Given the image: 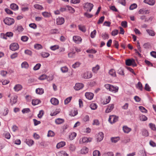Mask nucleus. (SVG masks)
I'll return each instance as SVG.
<instances>
[{"instance_id": "59", "label": "nucleus", "mask_w": 156, "mask_h": 156, "mask_svg": "<svg viewBox=\"0 0 156 156\" xmlns=\"http://www.w3.org/2000/svg\"><path fill=\"white\" fill-rule=\"evenodd\" d=\"M23 30L24 29L23 28L22 26H18L16 29V30L18 32L20 33L23 31Z\"/></svg>"}, {"instance_id": "60", "label": "nucleus", "mask_w": 156, "mask_h": 156, "mask_svg": "<svg viewBox=\"0 0 156 156\" xmlns=\"http://www.w3.org/2000/svg\"><path fill=\"white\" fill-rule=\"evenodd\" d=\"M102 156H113V154L112 152H109L104 154Z\"/></svg>"}, {"instance_id": "27", "label": "nucleus", "mask_w": 156, "mask_h": 156, "mask_svg": "<svg viewBox=\"0 0 156 156\" xmlns=\"http://www.w3.org/2000/svg\"><path fill=\"white\" fill-rule=\"evenodd\" d=\"M25 142L29 146H32L34 143V141L31 139H26Z\"/></svg>"}, {"instance_id": "45", "label": "nucleus", "mask_w": 156, "mask_h": 156, "mask_svg": "<svg viewBox=\"0 0 156 156\" xmlns=\"http://www.w3.org/2000/svg\"><path fill=\"white\" fill-rule=\"evenodd\" d=\"M41 55L42 57L43 58H47L50 55V54L48 53L44 52H41Z\"/></svg>"}, {"instance_id": "56", "label": "nucleus", "mask_w": 156, "mask_h": 156, "mask_svg": "<svg viewBox=\"0 0 156 156\" xmlns=\"http://www.w3.org/2000/svg\"><path fill=\"white\" fill-rule=\"evenodd\" d=\"M41 66V65L40 63L37 64L33 68V69L34 70H37L39 69Z\"/></svg>"}, {"instance_id": "29", "label": "nucleus", "mask_w": 156, "mask_h": 156, "mask_svg": "<svg viewBox=\"0 0 156 156\" xmlns=\"http://www.w3.org/2000/svg\"><path fill=\"white\" fill-rule=\"evenodd\" d=\"M10 7V8L14 10H16L18 9V6L14 3L11 4Z\"/></svg>"}, {"instance_id": "19", "label": "nucleus", "mask_w": 156, "mask_h": 156, "mask_svg": "<svg viewBox=\"0 0 156 156\" xmlns=\"http://www.w3.org/2000/svg\"><path fill=\"white\" fill-rule=\"evenodd\" d=\"M22 88V86L19 84H16L15 85L14 87V89L15 91H18L21 90Z\"/></svg>"}, {"instance_id": "40", "label": "nucleus", "mask_w": 156, "mask_h": 156, "mask_svg": "<svg viewBox=\"0 0 156 156\" xmlns=\"http://www.w3.org/2000/svg\"><path fill=\"white\" fill-rule=\"evenodd\" d=\"M40 102V100L39 99H34L32 100V104L34 105H35L38 104Z\"/></svg>"}, {"instance_id": "52", "label": "nucleus", "mask_w": 156, "mask_h": 156, "mask_svg": "<svg viewBox=\"0 0 156 156\" xmlns=\"http://www.w3.org/2000/svg\"><path fill=\"white\" fill-rule=\"evenodd\" d=\"M60 111V110L59 109H56L54 112H51L50 115L52 116L55 115L58 113Z\"/></svg>"}, {"instance_id": "15", "label": "nucleus", "mask_w": 156, "mask_h": 156, "mask_svg": "<svg viewBox=\"0 0 156 156\" xmlns=\"http://www.w3.org/2000/svg\"><path fill=\"white\" fill-rule=\"evenodd\" d=\"M94 94L90 92H86L85 94V96L86 98L89 100L92 99L94 97Z\"/></svg>"}, {"instance_id": "57", "label": "nucleus", "mask_w": 156, "mask_h": 156, "mask_svg": "<svg viewBox=\"0 0 156 156\" xmlns=\"http://www.w3.org/2000/svg\"><path fill=\"white\" fill-rule=\"evenodd\" d=\"M50 33L51 34H57L58 33L59 31L58 29H55L51 30Z\"/></svg>"}, {"instance_id": "50", "label": "nucleus", "mask_w": 156, "mask_h": 156, "mask_svg": "<svg viewBox=\"0 0 156 156\" xmlns=\"http://www.w3.org/2000/svg\"><path fill=\"white\" fill-rule=\"evenodd\" d=\"M55 135L54 133L51 130H49L48 131L47 136L48 137H53Z\"/></svg>"}, {"instance_id": "33", "label": "nucleus", "mask_w": 156, "mask_h": 156, "mask_svg": "<svg viewBox=\"0 0 156 156\" xmlns=\"http://www.w3.org/2000/svg\"><path fill=\"white\" fill-rule=\"evenodd\" d=\"M142 134L143 136H148L149 135V133L148 131L145 129H144L142 131Z\"/></svg>"}, {"instance_id": "20", "label": "nucleus", "mask_w": 156, "mask_h": 156, "mask_svg": "<svg viewBox=\"0 0 156 156\" xmlns=\"http://www.w3.org/2000/svg\"><path fill=\"white\" fill-rule=\"evenodd\" d=\"M144 2L151 5H153L155 3L154 0H144Z\"/></svg>"}, {"instance_id": "7", "label": "nucleus", "mask_w": 156, "mask_h": 156, "mask_svg": "<svg viewBox=\"0 0 156 156\" xmlns=\"http://www.w3.org/2000/svg\"><path fill=\"white\" fill-rule=\"evenodd\" d=\"M104 137V133L102 132H100L97 135L96 139L97 142H99L101 141L103 139Z\"/></svg>"}, {"instance_id": "16", "label": "nucleus", "mask_w": 156, "mask_h": 156, "mask_svg": "<svg viewBox=\"0 0 156 156\" xmlns=\"http://www.w3.org/2000/svg\"><path fill=\"white\" fill-rule=\"evenodd\" d=\"M17 96L15 95L12 97L10 99V103L12 105L15 104L17 101Z\"/></svg>"}, {"instance_id": "9", "label": "nucleus", "mask_w": 156, "mask_h": 156, "mask_svg": "<svg viewBox=\"0 0 156 156\" xmlns=\"http://www.w3.org/2000/svg\"><path fill=\"white\" fill-rule=\"evenodd\" d=\"M9 109L6 107H4L0 111L1 115L3 116H5L7 115L9 112Z\"/></svg>"}, {"instance_id": "6", "label": "nucleus", "mask_w": 156, "mask_h": 156, "mask_svg": "<svg viewBox=\"0 0 156 156\" xmlns=\"http://www.w3.org/2000/svg\"><path fill=\"white\" fill-rule=\"evenodd\" d=\"M126 65L127 66H130L133 65V66H136L135 63V60L133 59H128L126 60Z\"/></svg>"}, {"instance_id": "36", "label": "nucleus", "mask_w": 156, "mask_h": 156, "mask_svg": "<svg viewBox=\"0 0 156 156\" xmlns=\"http://www.w3.org/2000/svg\"><path fill=\"white\" fill-rule=\"evenodd\" d=\"M21 66L22 68L27 69L29 65L27 62H24L22 63Z\"/></svg>"}, {"instance_id": "44", "label": "nucleus", "mask_w": 156, "mask_h": 156, "mask_svg": "<svg viewBox=\"0 0 156 156\" xmlns=\"http://www.w3.org/2000/svg\"><path fill=\"white\" fill-rule=\"evenodd\" d=\"M34 6L35 8L38 9L43 10L44 9L43 7L39 4H36L34 5Z\"/></svg>"}, {"instance_id": "28", "label": "nucleus", "mask_w": 156, "mask_h": 156, "mask_svg": "<svg viewBox=\"0 0 156 156\" xmlns=\"http://www.w3.org/2000/svg\"><path fill=\"white\" fill-rule=\"evenodd\" d=\"M64 122V120L62 119L58 118L55 119V123L57 124H61Z\"/></svg>"}, {"instance_id": "17", "label": "nucleus", "mask_w": 156, "mask_h": 156, "mask_svg": "<svg viewBox=\"0 0 156 156\" xmlns=\"http://www.w3.org/2000/svg\"><path fill=\"white\" fill-rule=\"evenodd\" d=\"M66 145V142L65 141H61L57 144L56 147L57 149H59L63 147Z\"/></svg>"}, {"instance_id": "41", "label": "nucleus", "mask_w": 156, "mask_h": 156, "mask_svg": "<svg viewBox=\"0 0 156 156\" xmlns=\"http://www.w3.org/2000/svg\"><path fill=\"white\" fill-rule=\"evenodd\" d=\"M149 125L151 130L153 131H156V127L154 124L152 123H150Z\"/></svg>"}, {"instance_id": "63", "label": "nucleus", "mask_w": 156, "mask_h": 156, "mask_svg": "<svg viewBox=\"0 0 156 156\" xmlns=\"http://www.w3.org/2000/svg\"><path fill=\"white\" fill-rule=\"evenodd\" d=\"M96 34V30H94L91 33L90 35L91 38H94L95 37Z\"/></svg>"}, {"instance_id": "3", "label": "nucleus", "mask_w": 156, "mask_h": 156, "mask_svg": "<svg viewBox=\"0 0 156 156\" xmlns=\"http://www.w3.org/2000/svg\"><path fill=\"white\" fill-rule=\"evenodd\" d=\"M118 117L114 115H110L109 117L108 121L111 123L112 124L116 122L118 120Z\"/></svg>"}, {"instance_id": "39", "label": "nucleus", "mask_w": 156, "mask_h": 156, "mask_svg": "<svg viewBox=\"0 0 156 156\" xmlns=\"http://www.w3.org/2000/svg\"><path fill=\"white\" fill-rule=\"evenodd\" d=\"M61 70L62 73H65L68 72V69L67 66H64L61 68Z\"/></svg>"}, {"instance_id": "11", "label": "nucleus", "mask_w": 156, "mask_h": 156, "mask_svg": "<svg viewBox=\"0 0 156 156\" xmlns=\"http://www.w3.org/2000/svg\"><path fill=\"white\" fill-rule=\"evenodd\" d=\"M83 87V85L82 83H77L76 84L74 89L76 90H79Z\"/></svg>"}, {"instance_id": "24", "label": "nucleus", "mask_w": 156, "mask_h": 156, "mask_svg": "<svg viewBox=\"0 0 156 156\" xmlns=\"http://www.w3.org/2000/svg\"><path fill=\"white\" fill-rule=\"evenodd\" d=\"M109 74L110 75L113 77H115L116 76L115 73V71L113 69H112L109 71Z\"/></svg>"}, {"instance_id": "22", "label": "nucleus", "mask_w": 156, "mask_h": 156, "mask_svg": "<svg viewBox=\"0 0 156 156\" xmlns=\"http://www.w3.org/2000/svg\"><path fill=\"white\" fill-rule=\"evenodd\" d=\"M123 130L125 133H128L131 131V129L127 126H124L123 127Z\"/></svg>"}, {"instance_id": "46", "label": "nucleus", "mask_w": 156, "mask_h": 156, "mask_svg": "<svg viewBox=\"0 0 156 156\" xmlns=\"http://www.w3.org/2000/svg\"><path fill=\"white\" fill-rule=\"evenodd\" d=\"M67 10L69 11V12L72 13H74L75 11L74 9L71 6H67Z\"/></svg>"}, {"instance_id": "2", "label": "nucleus", "mask_w": 156, "mask_h": 156, "mask_svg": "<svg viewBox=\"0 0 156 156\" xmlns=\"http://www.w3.org/2000/svg\"><path fill=\"white\" fill-rule=\"evenodd\" d=\"M93 6V4L87 2L84 4V7L85 8L87 9V11L90 12L92 9Z\"/></svg>"}, {"instance_id": "18", "label": "nucleus", "mask_w": 156, "mask_h": 156, "mask_svg": "<svg viewBox=\"0 0 156 156\" xmlns=\"http://www.w3.org/2000/svg\"><path fill=\"white\" fill-rule=\"evenodd\" d=\"M69 151L70 152H73L76 149L75 145L73 144H70L68 146Z\"/></svg>"}, {"instance_id": "21", "label": "nucleus", "mask_w": 156, "mask_h": 156, "mask_svg": "<svg viewBox=\"0 0 156 156\" xmlns=\"http://www.w3.org/2000/svg\"><path fill=\"white\" fill-rule=\"evenodd\" d=\"M51 104L54 105H57L58 103V100L55 98H52L51 99Z\"/></svg>"}, {"instance_id": "1", "label": "nucleus", "mask_w": 156, "mask_h": 156, "mask_svg": "<svg viewBox=\"0 0 156 156\" xmlns=\"http://www.w3.org/2000/svg\"><path fill=\"white\" fill-rule=\"evenodd\" d=\"M4 22L5 24L9 26L14 23L15 20L11 18L6 17L4 20Z\"/></svg>"}, {"instance_id": "48", "label": "nucleus", "mask_w": 156, "mask_h": 156, "mask_svg": "<svg viewBox=\"0 0 156 156\" xmlns=\"http://www.w3.org/2000/svg\"><path fill=\"white\" fill-rule=\"evenodd\" d=\"M139 109L141 112L143 113H146L147 112V110L144 107L140 106L139 107Z\"/></svg>"}, {"instance_id": "23", "label": "nucleus", "mask_w": 156, "mask_h": 156, "mask_svg": "<svg viewBox=\"0 0 156 156\" xmlns=\"http://www.w3.org/2000/svg\"><path fill=\"white\" fill-rule=\"evenodd\" d=\"M88 149L86 147H83L81 150V153L82 154H85L88 153Z\"/></svg>"}, {"instance_id": "49", "label": "nucleus", "mask_w": 156, "mask_h": 156, "mask_svg": "<svg viewBox=\"0 0 156 156\" xmlns=\"http://www.w3.org/2000/svg\"><path fill=\"white\" fill-rule=\"evenodd\" d=\"M101 36L103 39L105 40L108 39V35L106 33H103Z\"/></svg>"}, {"instance_id": "62", "label": "nucleus", "mask_w": 156, "mask_h": 156, "mask_svg": "<svg viewBox=\"0 0 156 156\" xmlns=\"http://www.w3.org/2000/svg\"><path fill=\"white\" fill-rule=\"evenodd\" d=\"M80 64V62H77L73 65L72 67L74 68H76L79 67Z\"/></svg>"}, {"instance_id": "35", "label": "nucleus", "mask_w": 156, "mask_h": 156, "mask_svg": "<svg viewBox=\"0 0 156 156\" xmlns=\"http://www.w3.org/2000/svg\"><path fill=\"white\" fill-rule=\"evenodd\" d=\"M146 31L150 36H154L155 35L154 32L152 30L147 29Z\"/></svg>"}, {"instance_id": "51", "label": "nucleus", "mask_w": 156, "mask_h": 156, "mask_svg": "<svg viewBox=\"0 0 156 156\" xmlns=\"http://www.w3.org/2000/svg\"><path fill=\"white\" fill-rule=\"evenodd\" d=\"M75 52L74 51V52H73V51H72V52L69 53L68 54V57L70 58H73L75 56Z\"/></svg>"}, {"instance_id": "42", "label": "nucleus", "mask_w": 156, "mask_h": 156, "mask_svg": "<svg viewBox=\"0 0 156 156\" xmlns=\"http://www.w3.org/2000/svg\"><path fill=\"white\" fill-rule=\"evenodd\" d=\"M136 87L141 90H142V85L140 82H139L136 85Z\"/></svg>"}, {"instance_id": "38", "label": "nucleus", "mask_w": 156, "mask_h": 156, "mask_svg": "<svg viewBox=\"0 0 156 156\" xmlns=\"http://www.w3.org/2000/svg\"><path fill=\"white\" fill-rule=\"evenodd\" d=\"M76 134L75 132L72 133L69 136V138L71 140H73L74 138L76 137Z\"/></svg>"}, {"instance_id": "32", "label": "nucleus", "mask_w": 156, "mask_h": 156, "mask_svg": "<svg viewBox=\"0 0 156 156\" xmlns=\"http://www.w3.org/2000/svg\"><path fill=\"white\" fill-rule=\"evenodd\" d=\"M36 92L37 94H41L44 93V90L41 88H38L36 89Z\"/></svg>"}, {"instance_id": "31", "label": "nucleus", "mask_w": 156, "mask_h": 156, "mask_svg": "<svg viewBox=\"0 0 156 156\" xmlns=\"http://www.w3.org/2000/svg\"><path fill=\"white\" fill-rule=\"evenodd\" d=\"M42 14L44 17L45 18L49 17L51 15L50 13L47 12H42Z\"/></svg>"}, {"instance_id": "54", "label": "nucleus", "mask_w": 156, "mask_h": 156, "mask_svg": "<svg viewBox=\"0 0 156 156\" xmlns=\"http://www.w3.org/2000/svg\"><path fill=\"white\" fill-rule=\"evenodd\" d=\"M100 152L98 150H95L93 152V156H100Z\"/></svg>"}, {"instance_id": "64", "label": "nucleus", "mask_w": 156, "mask_h": 156, "mask_svg": "<svg viewBox=\"0 0 156 156\" xmlns=\"http://www.w3.org/2000/svg\"><path fill=\"white\" fill-rule=\"evenodd\" d=\"M147 118L145 115H142L140 116V119L142 121H145L147 120Z\"/></svg>"}, {"instance_id": "53", "label": "nucleus", "mask_w": 156, "mask_h": 156, "mask_svg": "<svg viewBox=\"0 0 156 156\" xmlns=\"http://www.w3.org/2000/svg\"><path fill=\"white\" fill-rule=\"evenodd\" d=\"M118 73L121 75L124 76V73L123 69L121 68H120L118 70Z\"/></svg>"}, {"instance_id": "5", "label": "nucleus", "mask_w": 156, "mask_h": 156, "mask_svg": "<svg viewBox=\"0 0 156 156\" xmlns=\"http://www.w3.org/2000/svg\"><path fill=\"white\" fill-rule=\"evenodd\" d=\"M10 48L12 51L17 50L19 48V45L16 43H12L10 45Z\"/></svg>"}, {"instance_id": "13", "label": "nucleus", "mask_w": 156, "mask_h": 156, "mask_svg": "<svg viewBox=\"0 0 156 156\" xmlns=\"http://www.w3.org/2000/svg\"><path fill=\"white\" fill-rule=\"evenodd\" d=\"M119 89V87L117 86H114L111 85L109 91L114 93L118 92Z\"/></svg>"}, {"instance_id": "10", "label": "nucleus", "mask_w": 156, "mask_h": 156, "mask_svg": "<svg viewBox=\"0 0 156 156\" xmlns=\"http://www.w3.org/2000/svg\"><path fill=\"white\" fill-rule=\"evenodd\" d=\"M114 108V105L111 104L108 105L107 106V108L105 110V112L106 113H108L111 112Z\"/></svg>"}, {"instance_id": "34", "label": "nucleus", "mask_w": 156, "mask_h": 156, "mask_svg": "<svg viewBox=\"0 0 156 156\" xmlns=\"http://www.w3.org/2000/svg\"><path fill=\"white\" fill-rule=\"evenodd\" d=\"M90 107L91 109L94 110L97 108L98 106L96 104L92 103L90 105Z\"/></svg>"}, {"instance_id": "55", "label": "nucleus", "mask_w": 156, "mask_h": 156, "mask_svg": "<svg viewBox=\"0 0 156 156\" xmlns=\"http://www.w3.org/2000/svg\"><path fill=\"white\" fill-rule=\"evenodd\" d=\"M117 2L123 5H126V0H117Z\"/></svg>"}, {"instance_id": "30", "label": "nucleus", "mask_w": 156, "mask_h": 156, "mask_svg": "<svg viewBox=\"0 0 156 156\" xmlns=\"http://www.w3.org/2000/svg\"><path fill=\"white\" fill-rule=\"evenodd\" d=\"M78 27L79 29L80 30L83 32H86V30L85 27L84 26L80 25H78Z\"/></svg>"}, {"instance_id": "4", "label": "nucleus", "mask_w": 156, "mask_h": 156, "mask_svg": "<svg viewBox=\"0 0 156 156\" xmlns=\"http://www.w3.org/2000/svg\"><path fill=\"white\" fill-rule=\"evenodd\" d=\"M92 75L90 72H86L84 73L82 75V77L85 79H89L92 77Z\"/></svg>"}, {"instance_id": "43", "label": "nucleus", "mask_w": 156, "mask_h": 156, "mask_svg": "<svg viewBox=\"0 0 156 156\" xmlns=\"http://www.w3.org/2000/svg\"><path fill=\"white\" fill-rule=\"evenodd\" d=\"M59 48V46L58 45H55L51 46L50 47V49L52 51H55Z\"/></svg>"}, {"instance_id": "14", "label": "nucleus", "mask_w": 156, "mask_h": 156, "mask_svg": "<svg viewBox=\"0 0 156 156\" xmlns=\"http://www.w3.org/2000/svg\"><path fill=\"white\" fill-rule=\"evenodd\" d=\"M91 140V138H88L86 137H83L81 139H80V143H86L90 142Z\"/></svg>"}, {"instance_id": "58", "label": "nucleus", "mask_w": 156, "mask_h": 156, "mask_svg": "<svg viewBox=\"0 0 156 156\" xmlns=\"http://www.w3.org/2000/svg\"><path fill=\"white\" fill-rule=\"evenodd\" d=\"M44 112L43 110H40L39 114L37 115L38 117L39 118H41L44 115Z\"/></svg>"}, {"instance_id": "12", "label": "nucleus", "mask_w": 156, "mask_h": 156, "mask_svg": "<svg viewBox=\"0 0 156 156\" xmlns=\"http://www.w3.org/2000/svg\"><path fill=\"white\" fill-rule=\"evenodd\" d=\"M64 22V19L62 17H59L56 19V23L58 25H62Z\"/></svg>"}, {"instance_id": "61", "label": "nucleus", "mask_w": 156, "mask_h": 156, "mask_svg": "<svg viewBox=\"0 0 156 156\" xmlns=\"http://www.w3.org/2000/svg\"><path fill=\"white\" fill-rule=\"evenodd\" d=\"M137 7V5L135 3L132 4L130 6L129 9L130 10H133L136 8Z\"/></svg>"}, {"instance_id": "37", "label": "nucleus", "mask_w": 156, "mask_h": 156, "mask_svg": "<svg viewBox=\"0 0 156 156\" xmlns=\"http://www.w3.org/2000/svg\"><path fill=\"white\" fill-rule=\"evenodd\" d=\"M100 67L98 65H97L95 67L92 68V71L94 73H97Z\"/></svg>"}, {"instance_id": "25", "label": "nucleus", "mask_w": 156, "mask_h": 156, "mask_svg": "<svg viewBox=\"0 0 156 156\" xmlns=\"http://www.w3.org/2000/svg\"><path fill=\"white\" fill-rule=\"evenodd\" d=\"M139 13L140 14H147L149 13V11L148 10H145L144 9H141L139 11Z\"/></svg>"}, {"instance_id": "8", "label": "nucleus", "mask_w": 156, "mask_h": 156, "mask_svg": "<svg viewBox=\"0 0 156 156\" xmlns=\"http://www.w3.org/2000/svg\"><path fill=\"white\" fill-rule=\"evenodd\" d=\"M73 40L75 43L79 44L81 42L82 39L79 36H75L73 37Z\"/></svg>"}, {"instance_id": "26", "label": "nucleus", "mask_w": 156, "mask_h": 156, "mask_svg": "<svg viewBox=\"0 0 156 156\" xmlns=\"http://www.w3.org/2000/svg\"><path fill=\"white\" fill-rule=\"evenodd\" d=\"M111 140L112 142L116 143L120 140V137L119 136L112 137L111 138Z\"/></svg>"}, {"instance_id": "47", "label": "nucleus", "mask_w": 156, "mask_h": 156, "mask_svg": "<svg viewBox=\"0 0 156 156\" xmlns=\"http://www.w3.org/2000/svg\"><path fill=\"white\" fill-rule=\"evenodd\" d=\"M42 46L40 44H37L34 45V48L37 50L42 49Z\"/></svg>"}]
</instances>
